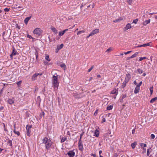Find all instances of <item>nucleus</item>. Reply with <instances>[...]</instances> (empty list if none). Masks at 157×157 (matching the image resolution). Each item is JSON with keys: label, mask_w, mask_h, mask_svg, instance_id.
<instances>
[{"label": "nucleus", "mask_w": 157, "mask_h": 157, "mask_svg": "<svg viewBox=\"0 0 157 157\" xmlns=\"http://www.w3.org/2000/svg\"><path fill=\"white\" fill-rule=\"evenodd\" d=\"M42 143L45 144L46 149L47 150L50 149V147L52 144V142L50 139H48L47 137L44 138L42 140Z\"/></svg>", "instance_id": "f257e3e1"}, {"label": "nucleus", "mask_w": 157, "mask_h": 157, "mask_svg": "<svg viewBox=\"0 0 157 157\" xmlns=\"http://www.w3.org/2000/svg\"><path fill=\"white\" fill-rule=\"evenodd\" d=\"M57 76L58 75H57L56 73L53 76V79L52 81V83L55 89L56 90L58 89L59 84Z\"/></svg>", "instance_id": "f03ea898"}, {"label": "nucleus", "mask_w": 157, "mask_h": 157, "mask_svg": "<svg viewBox=\"0 0 157 157\" xmlns=\"http://www.w3.org/2000/svg\"><path fill=\"white\" fill-rule=\"evenodd\" d=\"M32 127V125H29L28 124L26 126V134L29 136H31L30 133L31 132V131L30 129Z\"/></svg>", "instance_id": "7ed1b4c3"}, {"label": "nucleus", "mask_w": 157, "mask_h": 157, "mask_svg": "<svg viewBox=\"0 0 157 157\" xmlns=\"http://www.w3.org/2000/svg\"><path fill=\"white\" fill-rule=\"evenodd\" d=\"M152 42H149L147 43L144 44H141L140 45H139L138 46H136L135 47L136 48H137L139 47H145L147 46H152Z\"/></svg>", "instance_id": "20e7f679"}, {"label": "nucleus", "mask_w": 157, "mask_h": 157, "mask_svg": "<svg viewBox=\"0 0 157 157\" xmlns=\"http://www.w3.org/2000/svg\"><path fill=\"white\" fill-rule=\"evenodd\" d=\"M33 33L39 36L42 33L41 30L39 28H36L34 30Z\"/></svg>", "instance_id": "39448f33"}, {"label": "nucleus", "mask_w": 157, "mask_h": 157, "mask_svg": "<svg viewBox=\"0 0 157 157\" xmlns=\"http://www.w3.org/2000/svg\"><path fill=\"white\" fill-rule=\"evenodd\" d=\"M75 154V152L73 150H71L69 151L66 155H67L69 157H74Z\"/></svg>", "instance_id": "423d86ee"}, {"label": "nucleus", "mask_w": 157, "mask_h": 157, "mask_svg": "<svg viewBox=\"0 0 157 157\" xmlns=\"http://www.w3.org/2000/svg\"><path fill=\"white\" fill-rule=\"evenodd\" d=\"M131 78V75L129 74H127L126 75V77L124 81L125 82H128Z\"/></svg>", "instance_id": "0eeeda50"}, {"label": "nucleus", "mask_w": 157, "mask_h": 157, "mask_svg": "<svg viewBox=\"0 0 157 157\" xmlns=\"http://www.w3.org/2000/svg\"><path fill=\"white\" fill-rule=\"evenodd\" d=\"M99 32V30L98 29H96L94 30L91 33V35H92V36L94 35L95 34H96Z\"/></svg>", "instance_id": "6e6552de"}, {"label": "nucleus", "mask_w": 157, "mask_h": 157, "mask_svg": "<svg viewBox=\"0 0 157 157\" xmlns=\"http://www.w3.org/2000/svg\"><path fill=\"white\" fill-rule=\"evenodd\" d=\"M111 93L113 94H115L117 95L118 94V89H113L111 91Z\"/></svg>", "instance_id": "1a4fd4ad"}, {"label": "nucleus", "mask_w": 157, "mask_h": 157, "mask_svg": "<svg viewBox=\"0 0 157 157\" xmlns=\"http://www.w3.org/2000/svg\"><path fill=\"white\" fill-rule=\"evenodd\" d=\"M39 75L40 76H41L42 75V74H39L37 73H35L33 75L32 77V79L35 80V78H36L38 76V75Z\"/></svg>", "instance_id": "9d476101"}, {"label": "nucleus", "mask_w": 157, "mask_h": 157, "mask_svg": "<svg viewBox=\"0 0 157 157\" xmlns=\"http://www.w3.org/2000/svg\"><path fill=\"white\" fill-rule=\"evenodd\" d=\"M35 55L36 56V61L37 60L38 57L39 51L36 49H35Z\"/></svg>", "instance_id": "9b49d317"}, {"label": "nucleus", "mask_w": 157, "mask_h": 157, "mask_svg": "<svg viewBox=\"0 0 157 157\" xmlns=\"http://www.w3.org/2000/svg\"><path fill=\"white\" fill-rule=\"evenodd\" d=\"M31 17H26L24 20V23L25 24L27 25L29 20L31 18Z\"/></svg>", "instance_id": "f8f14e48"}, {"label": "nucleus", "mask_w": 157, "mask_h": 157, "mask_svg": "<svg viewBox=\"0 0 157 157\" xmlns=\"http://www.w3.org/2000/svg\"><path fill=\"white\" fill-rule=\"evenodd\" d=\"M12 53V55H13V56H15L17 54H19L17 52L16 50L14 48V47L13 49V51Z\"/></svg>", "instance_id": "ddd939ff"}, {"label": "nucleus", "mask_w": 157, "mask_h": 157, "mask_svg": "<svg viewBox=\"0 0 157 157\" xmlns=\"http://www.w3.org/2000/svg\"><path fill=\"white\" fill-rule=\"evenodd\" d=\"M132 27L130 24L128 23L124 28L126 30L131 28Z\"/></svg>", "instance_id": "4468645a"}, {"label": "nucleus", "mask_w": 157, "mask_h": 157, "mask_svg": "<svg viewBox=\"0 0 157 157\" xmlns=\"http://www.w3.org/2000/svg\"><path fill=\"white\" fill-rule=\"evenodd\" d=\"M140 90V87L136 86L134 90V92L135 94H137L139 92Z\"/></svg>", "instance_id": "2eb2a0df"}, {"label": "nucleus", "mask_w": 157, "mask_h": 157, "mask_svg": "<svg viewBox=\"0 0 157 157\" xmlns=\"http://www.w3.org/2000/svg\"><path fill=\"white\" fill-rule=\"evenodd\" d=\"M152 149L151 148H150L147 149V156H149L150 154V152H152Z\"/></svg>", "instance_id": "dca6fc26"}, {"label": "nucleus", "mask_w": 157, "mask_h": 157, "mask_svg": "<svg viewBox=\"0 0 157 157\" xmlns=\"http://www.w3.org/2000/svg\"><path fill=\"white\" fill-rule=\"evenodd\" d=\"M51 29L52 30V31L55 33H56V34L57 33L58 31L54 27H52L51 28Z\"/></svg>", "instance_id": "f3484780"}, {"label": "nucleus", "mask_w": 157, "mask_h": 157, "mask_svg": "<svg viewBox=\"0 0 157 157\" xmlns=\"http://www.w3.org/2000/svg\"><path fill=\"white\" fill-rule=\"evenodd\" d=\"M41 101V99L40 96H38L36 99V102L38 103L39 105L40 104V103Z\"/></svg>", "instance_id": "a211bd4d"}, {"label": "nucleus", "mask_w": 157, "mask_h": 157, "mask_svg": "<svg viewBox=\"0 0 157 157\" xmlns=\"http://www.w3.org/2000/svg\"><path fill=\"white\" fill-rule=\"evenodd\" d=\"M94 136H95L96 137H98L99 136V131L97 130L95 131L94 132Z\"/></svg>", "instance_id": "6ab92c4d"}, {"label": "nucleus", "mask_w": 157, "mask_h": 157, "mask_svg": "<svg viewBox=\"0 0 157 157\" xmlns=\"http://www.w3.org/2000/svg\"><path fill=\"white\" fill-rule=\"evenodd\" d=\"M136 144L137 143L136 141H135L133 143H132L131 144L132 148V149H134Z\"/></svg>", "instance_id": "aec40b11"}, {"label": "nucleus", "mask_w": 157, "mask_h": 157, "mask_svg": "<svg viewBox=\"0 0 157 157\" xmlns=\"http://www.w3.org/2000/svg\"><path fill=\"white\" fill-rule=\"evenodd\" d=\"M157 100V97H155L153 98H152L150 101V102L151 103H153L155 101Z\"/></svg>", "instance_id": "412c9836"}, {"label": "nucleus", "mask_w": 157, "mask_h": 157, "mask_svg": "<svg viewBox=\"0 0 157 157\" xmlns=\"http://www.w3.org/2000/svg\"><path fill=\"white\" fill-rule=\"evenodd\" d=\"M150 22V19H149L147 21H145L143 22V25H146L147 24L149 23Z\"/></svg>", "instance_id": "4be33fe9"}, {"label": "nucleus", "mask_w": 157, "mask_h": 157, "mask_svg": "<svg viewBox=\"0 0 157 157\" xmlns=\"http://www.w3.org/2000/svg\"><path fill=\"white\" fill-rule=\"evenodd\" d=\"M122 20V19L121 17H120L118 19H116L115 20L113 21V22L114 23L117 22H119L120 21Z\"/></svg>", "instance_id": "5701e85b"}, {"label": "nucleus", "mask_w": 157, "mask_h": 157, "mask_svg": "<svg viewBox=\"0 0 157 157\" xmlns=\"http://www.w3.org/2000/svg\"><path fill=\"white\" fill-rule=\"evenodd\" d=\"M63 44H61L59 45H58L57 46V49L60 50L63 48Z\"/></svg>", "instance_id": "b1692460"}, {"label": "nucleus", "mask_w": 157, "mask_h": 157, "mask_svg": "<svg viewBox=\"0 0 157 157\" xmlns=\"http://www.w3.org/2000/svg\"><path fill=\"white\" fill-rule=\"evenodd\" d=\"M113 105H108L107 107V110H109L112 109L113 108Z\"/></svg>", "instance_id": "393cba45"}, {"label": "nucleus", "mask_w": 157, "mask_h": 157, "mask_svg": "<svg viewBox=\"0 0 157 157\" xmlns=\"http://www.w3.org/2000/svg\"><path fill=\"white\" fill-rule=\"evenodd\" d=\"M75 98H82V96H80V94H77L75 95Z\"/></svg>", "instance_id": "a878e982"}, {"label": "nucleus", "mask_w": 157, "mask_h": 157, "mask_svg": "<svg viewBox=\"0 0 157 157\" xmlns=\"http://www.w3.org/2000/svg\"><path fill=\"white\" fill-rule=\"evenodd\" d=\"M8 102L9 104H12L14 103V101L12 99H9L8 100Z\"/></svg>", "instance_id": "bb28decb"}, {"label": "nucleus", "mask_w": 157, "mask_h": 157, "mask_svg": "<svg viewBox=\"0 0 157 157\" xmlns=\"http://www.w3.org/2000/svg\"><path fill=\"white\" fill-rule=\"evenodd\" d=\"M65 33L64 31H60L59 32V35L60 36H62Z\"/></svg>", "instance_id": "cd10ccee"}, {"label": "nucleus", "mask_w": 157, "mask_h": 157, "mask_svg": "<svg viewBox=\"0 0 157 157\" xmlns=\"http://www.w3.org/2000/svg\"><path fill=\"white\" fill-rule=\"evenodd\" d=\"M60 66L62 68L63 67L64 70H65V68H66V66L65 65V64H64V63H63V64H60Z\"/></svg>", "instance_id": "c85d7f7f"}, {"label": "nucleus", "mask_w": 157, "mask_h": 157, "mask_svg": "<svg viewBox=\"0 0 157 157\" xmlns=\"http://www.w3.org/2000/svg\"><path fill=\"white\" fill-rule=\"evenodd\" d=\"M127 82H125V81L122 83V85H121V88H124L126 86V84L127 83Z\"/></svg>", "instance_id": "c756f323"}, {"label": "nucleus", "mask_w": 157, "mask_h": 157, "mask_svg": "<svg viewBox=\"0 0 157 157\" xmlns=\"http://www.w3.org/2000/svg\"><path fill=\"white\" fill-rule=\"evenodd\" d=\"M138 53H139L138 52H136V53H135V54H134L133 55L131 56H130L131 58H132L135 57L138 54Z\"/></svg>", "instance_id": "7c9ffc66"}, {"label": "nucleus", "mask_w": 157, "mask_h": 157, "mask_svg": "<svg viewBox=\"0 0 157 157\" xmlns=\"http://www.w3.org/2000/svg\"><path fill=\"white\" fill-rule=\"evenodd\" d=\"M67 140V138L66 137L64 138V137H62L61 140V143H63L64 142Z\"/></svg>", "instance_id": "2f4dec72"}, {"label": "nucleus", "mask_w": 157, "mask_h": 157, "mask_svg": "<svg viewBox=\"0 0 157 157\" xmlns=\"http://www.w3.org/2000/svg\"><path fill=\"white\" fill-rule=\"evenodd\" d=\"M13 132L16 134H17L18 136H19L20 135V133L19 132V131H16L15 129L13 130Z\"/></svg>", "instance_id": "473e14b6"}, {"label": "nucleus", "mask_w": 157, "mask_h": 157, "mask_svg": "<svg viewBox=\"0 0 157 157\" xmlns=\"http://www.w3.org/2000/svg\"><path fill=\"white\" fill-rule=\"evenodd\" d=\"M137 71L139 74H142L143 72V70L140 68H138L137 69Z\"/></svg>", "instance_id": "72a5a7b5"}, {"label": "nucleus", "mask_w": 157, "mask_h": 157, "mask_svg": "<svg viewBox=\"0 0 157 157\" xmlns=\"http://www.w3.org/2000/svg\"><path fill=\"white\" fill-rule=\"evenodd\" d=\"M142 145H143L144 147H147V145L145 144H143L142 143H140V145L141 146V148H142Z\"/></svg>", "instance_id": "f704fd0d"}, {"label": "nucleus", "mask_w": 157, "mask_h": 157, "mask_svg": "<svg viewBox=\"0 0 157 157\" xmlns=\"http://www.w3.org/2000/svg\"><path fill=\"white\" fill-rule=\"evenodd\" d=\"M138 21V19L137 18L134 20L132 23H135L136 24Z\"/></svg>", "instance_id": "c9c22d12"}, {"label": "nucleus", "mask_w": 157, "mask_h": 157, "mask_svg": "<svg viewBox=\"0 0 157 157\" xmlns=\"http://www.w3.org/2000/svg\"><path fill=\"white\" fill-rule=\"evenodd\" d=\"M45 59L48 61H50V59L49 56L48 55H47L45 57Z\"/></svg>", "instance_id": "e433bc0d"}, {"label": "nucleus", "mask_w": 157, "mask_h": 157, "mask_svg": "<svg viewBox=\"0 0 157 157\" xmlns=\"http://www.w3.org/2000/svg\"><path fill=\"white\" fill-rule=\"evenodd\" d=\"M153 86L151 87L150 88L149 90L151 92V95L153 92Z\"/></svg>", "instance_id": "4c0bfd02"}, {"label": "nucleus", "mask_w": 157, "mask_h": 157, "mask_svg": "<svg viewBox=\"0 0 157 157\" xmlns=\"http://www.w3.org/2000/svg\"><path fill=\"white\" fill-rule=\"evenodd\" d=\"M85 32V31H84V30H82V31H79L78 33H77V35H80V34H81V33H84Z\"/></svg>", "instance_id": "58836bf2"}, {"label": "nucleus", "mask_w": 157, "mask_h": 157, "mask_svg": "<svg viewBox=\"0 0 157 157\" xmlns=\"http://www.w3.org/2000/svg\"><path fill=\"white\" fill-rule=\"evenodd\" d=\"M7 143L9 144L10 146H12V141L11 140H9L7 141Z\"/></svg>", "instance_id": "ea45409f"}, {"label": "nucleus", "mask_w": 157, "mask_h": 157, "mask_svg": "<svg viewBox=\"0 0 157 157\" xmlns=\"http://www.w3.org/2000/svg\"><path fill=\"white\" fill-rule=\"evenodd\" d=\"M79 150L81 151H82L83 149V145L78 146Z\"/></svg>", "instance_id": "a19ab883"}, {"label": "nucleus", "mask_w": 157, "mask_h": 157, "mask_svg": "<svg viewBox=\"0 0 157 157\" xmlns=\"http://www.w3.org/2000/svg\"><path fill=\"white\" fill-rule=\"evenodd\" d=\"M94 67V66L93 65L91 66V67L88 70V72H90L91 70L93 69V68Z\"/></svg>", "instance_id": "79ce46f5"}, {"label": "nucleus", "mask_w": 157, "mask_h": 157, "mask_svg": "<svg viewBox=\"0 0 157 157\" xmlns=\"http://www.w3.org/2000/svg\"><path fill=\"white\" fill-rule=\"evenodd\" d=\"M83 144H82V142L81 141H79L78 143V146H82Z\"/></svg>", "instance_id": "37998d69"}, {"label": "nucleus", "mask_w": 157, "mask_h": 157, "mask_svg": "<svg viewBox=\"0 0 157 157\" xmlns=\"http://www.w3.org/2000/svg\"><path fill=\"white\" fill-rule=\"evenodd\" d=\"M22 82L21 81H20L17 83V85L18 86H19L21 85Z\"/></svg>", "instance_id": "c03bdc74"}, {"label": "nucleus", "mask_w": 157, "mask_h": 157, "mask_svg": "<svg viewBox=\"0 0 157 157\" xmlns=\"http://www.w3.org/2000/svg\"><path fill=\"white\" fill-rule=\"evenodd\" d=\"M44 112H42L40 114V116L42 117V116H43V117H44Z\"/></svg>", "instance_id": "a18cd8bd"}, {"label": "nucleus", "mask_w": 157, "mask_h": 157, "mask_svg": "<svg viewBox=\"0 0 157 157\" xmlns=\"http://www.w3.org/2000/svg\"><path fill=\"white\" fill-rule=\"evenodd\" d=\"M155 137V135L153 134H152L151 135V139H154Z\"/></svg>", "instance_id": "49530a36"}, {"label": "nucleus", "mask_w": 157, "mask_h": 157, "mask_svg": "<svg viewBox=\"0 0 157 157\" xmlns=\"http://www.w3.org/2000/svg\"><path fill=\"white\" fill-rule=\"evenodd\" d=\"M126 96H127V95L126 94H123L122 97H121V98L123 99H124L125 98H126Z\"/></svg>", "instance_id": "de8ad7c7"}, {"label": "nucleus", "mask_w": 157, "mask_h": 157, "mask_svg": "<svg viewBox=\"0 0 157 157\" xmlns=\"http://www.w3.org/2000/svg\"><path fill=\"white\" fill-rule=\"evenodd\" d=\"M10 9V8H5L4 9V10L5 12H8Z\"/></svg>", "instance_id": "09e8293b"}, {"label": "nucleus", "mask_w": 157, "mask_h": 157, "mask_svg": "<svg viewBox=\"0 0 157 157\" xmlns=\"http://www.w3.org/2000/svg\"><path fill=\"white\" fill-rule=\"evenodd\" d=\"M8 85V84H3L2 86V88L4 89V88L6 86H7Z\"/></svg>", "instance_id": "8fccbe9b"}, {"label": "nucleus", "mask_w": 157, "mask_h": 157, "mask_svg": "<svg viewBox=\"0 0 157 157\" xmlns=\"http://www.w3.org/2000/svg\"><path fill=\"white\" fill-rule=\"evenodd\" d=\"M146 59V57H141L140 59H139V61H142V60H143V59Z\"/></svg>", "instance_id": "3c124183"}, {"label": "nucleus", "mask_w": 157, "mask_h": 157, "mask_svg": "<svg viewBox=\"0 0 157 157\" xmlns=\"http://www.w3.org/2000/svg\"><path fill=\"white\" fill-rule=\"evenodd\" d=\"M118 155L117 153H114L113 155V157H117Z\"/></svg>", "instance_id": "603ef678"}, {"label": "nucleus", "mask_w": 157, "mask_h": 157, "mask_svg": "<svg viewBox=\"0 0 157 157\" xmlns=\"http://www.w3.org/2000/svg\"><path fill=\"white\" fill-rule=\"evenodd\" d=\"M143 150H144V151L143 152H142V154H144V153H145L146 152V149L145 148H144V147H143Z\"/></svg>", "instance_id": "864d4df0"}, {"label": "nucleus", "mask_w": 157, "mask_h": 157, "mask_svg": "<svg viewBox=\"0 0 157 157\" xmlns=\"http://www.w3.org/2000/svg\"><path fill=\"white\" fill-rule=\"evenodd\" d=\"M16 27L18 28L19 29L21 28L20 26L18 24H17L16 25Z\"/></svg>", "instance_id": "5fc2aeb1"}, {"label": "nucleus", "mask_w": 157, "mask_h": 157, "mask_svg": "<svg viewBox=\"0 0 157 157\" xmlns=\"http://www.w3.org/2000/svg\"><path fill=\"white\" fill-rule=\"evenodd\" d=\"M132 52V51H129L127 52H124V54L126 55V54H129V53L131 52Z\"/></svg>", "instance_id": "6e6d98bb"}, {"label": "nucleus", "mask_w": 157, "mask_h": 157, "mask_svg": "<svg viewBox=\"0 0 157 157\" xmlns=\"http://www.w3.org/2000/svg\"><path fill=\"white\" fill-rule=\"evenodd\" d=\"M111 50H112L111 49V48H108L106 50V52H110Z\"/></svg>", "instance_id": "4d7b16f0"}, {"label": "nucleus", "mask_w": 157, "mask_h": 157, "mask_svg": "<svg viewBox=\"0 0 157 157\" xmlns=\"http://www.w3.org/2000/svg\"><path fill=\"white\" fill-rule=\"evenodd\" d=\"M27 37L30 39H33V38L32 37V36L31 35H29V34H28Z\"/></svg>", "instance_id": "13d9d810"}, {"label": "nucleus", "mask_w": 157, "mask_h": 157, "mask_svg": "<svg viewBox=\"0 0 157 157\" xmlns=\"http://www.w3.org/2000/svg\"><path fill=\"white\" fill-rule=\"evenodd\" d=\"M91 33L86 37V38L87 39L89 37H90V36H92V35H91Z\"/></svg>", "instance_id": "bf43d9fd"}, {"label": "nucleus", "mask_w": 157, "mask_h": 157, "mask_svg": "<svg viewBox=\"0 0 157 157\" xmlns=\"http://www.w3.org/2000/svg\"><path fill=\"white\" fill-rule=\"evenodd\" d=\"M135 132V129H133L132 131V134H134Z\"/></svg>", "instance_id": "052dcab7"}, {"label": "nucleus", "mask_w": 157, "mask_h": 157, "mask_svg": "<svg viewBox=\"0 0 157 157\" xmlns=\"http://www.w3.org/2000/svg\"><path fill=\"white\" fill-rule=\"evenodd\" d=\"M105 121V119L104 118H103L102 119V122H104Z\"/></svg>", "instance_id": "680f3d73"}, {"label": "nucleus", "mask_w": 157, "mask_h": 157, "mask_svg": "<svg viewBox=\"0 0 157 157\" xmlns=\"http://www.w3.org/2000/svg\"><path fill=\"white\" fill-rule=\"evenodd\" d=\"M4 90V89L3 88H2V89L0 90V94H1L2 93L3 91Z\"/></svg>", "instance_id": "e2e57ef3"}, {"label": "nucleus", "mask_w": 157, "mask_h": 157, "mask_svg": "<svg viewBox=\"0 0 157 157\" xmlns=\"http://www.w3.org/2000/svg\"><path fill=\"white\" fill-rule=\"evenodd\" d=\"M123 99H122L121 98V99H120V102H121V103H122L123 102Z\"/></svg>", "instance_id": "0e129e2a"}, {"label": "nucleus", "mask_w": 157, "mask_h": 157, "mask_svg": "<svg viewBox=\"0 0 157 157\" xmlns=\"http://www.w3.org/2000/svg\"><path fill=\"white\" fill-rule=\"evenodd\" d=\"M133 83H134L137 86V83L136 82V80H135L134 82H133Z\"/></svg>", "instance_id": "69168bd1"}, {"label": "nucleus", "mask_w": 157, "mask_h": 157, "mask_svg": "<svg viewBox=\"0 0 157 157\" xmlns=\"http://www.w3.org/2000/svg\"><path fill=\"white\" fill-rule=\"evenodd\" d=\"M130 59H131V57H127L126 59L127 60H129Z\"/></svg>", "instance_id": "338daca9"}, {"label": "nucleus", "mask_w": 157, "mask_h": 157, "mask_svg": "<svg viewBox=\"0 0 157 157\" xmlns=\"http://www.w3.org/2000/svg\"><path fill=\"white\" fill-rule=\"evenodd\" d=\"M97 110H96L95 111V113H94V116H96V115L97 114Z\"/></svg>", "instance_id": "774afa93"}]
</instances>
